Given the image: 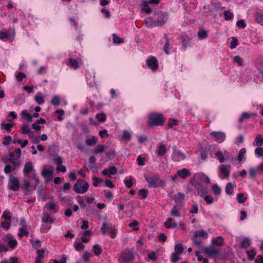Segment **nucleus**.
I'll return each instance as SVG.
<instances>
[{
  "instance_id": "6e6d98bb",
  "label": "nucleus",
  "mask_w": 263,
  "mask_h": 263,
  "mask_svg": "<svg viewBox=\"0 0 263 263\" xmlns=\"http://www.w3.org/2000/svg\"><path fill=\"white\" fill-rule=\"evenodd\" d=\"M105 146L104 145L100 144L97 147H96L94 149V153L95 154H98L101 153L104 151Z\"/></svg>"
},
{
  "instance_id": "4468645a",
  "label": "nucleus",
  "mask_w": 263,
  "mask_h": 263,
  "mask_svg": "<svg viewBox=\"0 0 263 263\" xmlns=\"http://www.w3.org/2000/svg\"><path fill=\"white\" fill-rule=\"evenodd\" d=\"M177 174L180 178L184 179L191 175L190 170L185 168L181 170H178L177 171Z\"/></svg>"
},
{
  "instance_id": "6ab92c4d",
  "label": "nucleus",
  "mask_w": 263,
  "mask_h": 263,
  "mask_svg": "<svg viewBox=\"0 0 263 263\" xmlns=\"http://www.w3.org/2000/svg\"><path fill=\"white\" fill-rule=\"evenodd\" d=\"M185 199V195L182 193H178L175 195L174 197V201L176 204H180Z\"/></svg>"
},
{
  "instance_id": "aec40b11",
  "label": "nucleus",
  "mask_w": 263,
  "mask_h": 263,
  "mask_svg": "<svg viewBox=\"0 0 263 263\" xmlns=\"http://www.w3.org/2000/svg\"><path fill=\"white\" fill-rule=\"evenodd\" d=\"M254 18L257 23L263 25V12L256 11L254 14Z\"/></svg>"
},
{
  "instance_id": "c756f323",
  "label": "nucleus",
  "mask_w": 263,
  "mask_h": 263,
  "mask_svg": "<svg viewBox=\"0 0 263 263\" xmlns=\"http://www.w3.org/2000/svg\"><path fill=\"white\" fill-rule=\"evenodd\" d=\"M167 20L166 16L163 15L155 20L157 26H161L166 22Z\"/></svg>"
},
{
  "instance_id": "a211bd4d",
  "label": "nucleus",
  "mask_w": 263,
  "mask_h": 263,
  "mask_svg": "<svg viewBox=\"0 0 263 263\" xmlns=\"http://www.w3.org/2000/svg\"><path fill=\"white\" fill-rule=\"evenodd\" d=\"M196 237L201 238L203 239H206L209 236L208 233L203 230L196 231L194 235Z\"/></svg>"
},
{
  "instance_id": "8fccbe9b",
  "label": "nucleus",
  "mask_w": 263,
  "mask_h": 263,
  "mask_svg": "<svg viewBox=\"0 0 263 263\" xmlns=\"http://www.w3.org/2000/svg\"><path fill=\"white\" fill-rule=\"evenodd\" d=\"M212 189L215 195H219L220 194L221 189L217 184L213 185Z\"/></svg>"
},
{
  "instance_id": "79ce46f5",
  "label": "nucleus",
  "mask_w": 263,
  "mask_h": 263,
  "mask_svg": "<svg viewBox=\"0 0 263 263\" xmlns=\"http://www.w3.org/2000/svg\"><path fill=\"white\" fill-rule=\"evenodd\" d=\"M175 253L178 254H181L183 252V245L181 243H177L175 246Z\"/></svg>"
},
{
  "instance_id": "58836bf2",
  "label": "nucleus",
  "mask_w": 263,
  "mask_h": 263,
  "mask_svg": "<svg viewBox=\"0 0 263 263\" xmlns=\"http://www.w3.org/2000/svg\"><path fill=\"white\" fill-rule=\"evenodd\" d=\"M61 102V98L59 96H54L51 99V103L55 106H58Z\"/></svg>"
},
{
  "instance_id": "f257e3e1",
  "label": "nucleus",
  "mask_w": 263,
  "mask_h": 263,
  "mask_svg": "<svg viewBox=\"0 0 263 263\" xmlns=\"http://www.w3.org/2000/svg\"><path fill=\"white\" fill-rule=\"evenodd\" d=\"M165 121V118L161 113L153 112L148 116L147 124L149 127L162 126Z\"/></svg>"
},
{
  "instance_id": "ea45409f",
  "label": "nucleus",
  "mask_w": 263,
  "mask_h": 263,
  "mask_svg": "<svg viewBox=\"0 0 263 263\" xmlns=\"http://www.w3.org/2000/svg\"><path fill=\"white\" fill-rule=\"evenodd\" d=\"M233 62L237 64L238 66H243V61L242 58L239 55H236L232 58Z\"/></svg>"
},
{
  "instance_id": "603ef678",
  "label": "nucleus",
  "mask_w": 263,
  "mask_h": 263,
  "mask_svg": "<svg viewBox=\"0 0 263 263\" xmlns=\"http://www.w3.org/2000/svg\"><path fill=\"white\" fill-rule=\"evenodd\" d=\"M93 250L95 254L97 256H99L102 253L101 248L98 244H96L93 246Z\"/></svg>"
},
{
  "instance_id": "39448f33",
  "label": "nucleus",
  "mask_w": 263,
  "mask_h": 263,
  "mask_svg": "<svg viewBox=\"0 0 263 263\" xmlns=\"http://www.w3.org/2000/svg\"><path fill=\"white\" fill-rule=\"evenodd\" d=\"M172 160L174 162H180L186 158L185 154L180 151L176 145L173 146V152L172 154Z\"/></svg>"
},
{
  "instance_id": "c9c22d12",
  "label": "nucleus",
  "mask_w": 263,
  "mask_h": 263,
  "mask_svg": "<svg viewBox=\"0 0 263 263\" xmlns=\"http://www.w3.org/2000/svg\"><path fill=\"white\" fill-rule=\"evenodd\" d=\"M131 137L132 135L127 130H125L123 132L121 140L129 141L131 140Z\"/></svg>"
},
{
  "instance_id": "423d86ee",
  "label": "nucleus",
  "mask_w": 263,
  "mask_h": 263,
  "mask_svg": "<svg viewBox=\"0 0 263 263\" xmlns=\"http://www.w3.org/2000/svg\"><path fill=\"white\" fill-rule=\"evenodd\" d=\"M8 186L10 190L13 191H17L20 186V184L17 178L10 175L9 176Z\"/></svg>"
},
{
  "instance_id": "c03bdc74",
  "label": "nucleus",
  "mask_w": 263,
  "mask_h": 263,
  "mask_svg": "<svg viewBox=\"0 0 263 263\" xmlns=\"http://www.w3.org/2000/svg\"><path fill=\"white\" fill-rule=\"evenodd\" d=\"M198 37L200 40H204L208 37V33L204 30H201L198 32Z\"/></svg>"
},
{
  "instance_id": "bb28decb",
  "label": "nucleus",
  "mask_w": 263,
  "mask_h": 263,
  "mask_svg": "<svg viewBox=\"0 0 263 263\" xmlns=\"http://www.w3.org/2000/svg\"><path fill=\"white\" fill-rule=\"evenodd\" d=\"M145 26L148 28H154L157 27L155 20H153L151 17H148L144 21Z\"/></svg>"
},
{
  "instance_id": "0eeeda50",
  "label": "nucleus",
  "mask_w": 263,
  "mask_h": 263,
  "mask_svg": "<svg viewBox=\"0 0 263 263\" xmlns=\"http://www.w3.org/2000/svg\"><path fill=\"white\" fill-rule=\"evenodd\" d=\"M210 136L217 143H222L226 138V135L222 132L213 131L210 134Z\"/></svg>"
},
{
  "instance_id": "393cba45",
  "label": "nucleus",
  "mask_w": 263,
  "mask_h": 263,
  "mask_svg": "<svg viewBox=\"0 0 263 263\" xmlns=\"http://www.w3.org/2000/svg\"><path fill=\"white\" fill-rule=\"evenodd\" d=\"M192 239L194 245L197 246L200 249H203L204 247L202 240L200 238L193 236Z\"/></svg>"
},
{
  "instance_id": "37998d69",
  "label": "nucleus",
  "mask_w": 263,
  "mask_h": 263,
  "mask_svg": "<svg viewBox=\"0 0 263 263\" xmlns=\"http://www.w3.org/2000/svg\"><path fill=\"white\" fill-rule=\"evenodd\" d=\"M26 228H21L18 230V236L20 238L23 237V236H28L29 235V232L26 231Z\"/></svg>"
},
{
  "instance_id": "338daca9",
  "label": "nucleus",
  "mask_w": 263,
  "mask_h": 263,
  "mask_svg": "<svg viewBox=\"0 0 263 263\" xmlns=\"http://www.w3.org/2000/svg\"><path fill=\"white\" fill-rule=\"evenodd\" d=\"M250 117L251 115L249 113L247 112H243L242 114L241 117L239 119V122H242L245 119H249V118H250Z\"/></svg>"
},
{
  "instance_id": "4c0bfd02",
  "label": "nucleus",
  "mask_w": 263,
  "mask_h": 263,
  "mask_svg": "<svg viewBox=\"0 0 263 263\" xmlns=\"http://www.w3.org/2000/svg\"><path fill=\"white\" fill-rule=\"evenodd\" d=\"M13 127V124L12 123H5L4 122L2 123L1 127L6 129L8 133H10L11 132V128Z\"/></svg>"
},
{
  "instance_id": "412c9836",
  "label": "nucleus",
  "mask_w": 263,
  "mask_h": 263,
  "mask_svg": "<svg viewBox=\"0 0 263 263\" xmlns=\"http://www.w3.org/2000/svg\"><path fill=\"white\" fill-rule=\"evenodd\" d=\"M33 171V166L31 162H27L24 166L23 172L25 175H27Z\"/></svg>"
},
{
  "instance_id": "a18cd8bd",
  "label": "nucleus",
  "mask_w": 263,
  "mask_h": 263,
  "mask_svg": "<svg viewBox=\"0 0 263 263\" xmlns=\"http://www.w3.org/2000/svg\"><path fill=\"white\" fill-rule=\"evenodd\" d=\"M139 194L142 199H144L147 197L148 191L145 189H140L139 191Z\"/></svg>"
},
{
  "instance_id": "1a4fd4ad",
  "label": "nucleus",
  "mask_w": 263,
  "mask_h": 263,
  "mask_svg": "<svg viewBox=\"0 0 263 263\" xmlns=\"http://www.w3.org/2000/svg\"><path fill=\"white\" fill-rule=\"evenodd\" d=\"M122 258L125 263H129L134 259L133 252L130 250H125L122 253Z\"/></svg>"
},
{
  "instance_id": "052dcab7",
  "label": "nucleus",
  "mask_w": 263,
  "mask_h": 263,
  "mask_svg": "<svg viewBox=\"0 0 263 263\" xmlns=\"http://www.w3.org/2000/svg\"><path fill=\"white\" fill-rule=\"evenodd\" d=\"M117 230L114 227H112L108 231V232L109 233L110 237L111 238H115L117 234Z\"/></svg>"
},
{
  "instance_id": "473e14b6",
  "label": "nucleus",
  "mask_w": 263,
  "mask_h": 263,
  "mask_svg": "<svg viewBox=\"0 0 263 263\" xmlns=\"http://www.w3.org/2000/svg\"><path fill=\"white\" fill-rule=\"evenodd\" d=\"M34 100L39 105H42L45 103L44 99L41 92H38L35 96Z\"/></svg>"
},
{
  "instance_id": "4d7b16f0",
  "label": "nucleus",
  "mask_w": 263,
  "mask_h": 263,
  "mask_svg": "<svg viewBox=\"0 0 263 263\" xmlns=\"http://www.w3.org/2000/svg\"><path fill=\"white\" fill-rule=\"evenodd\" d=\"M178 121L175 119L170 118L168 121V126L169 128H173L175 125H177Z\"/></svg>"
},
{
  "instance_id": "de8ad7c7",
  "label": "nucleus",
  "mask_w": 263,
  "mask_h": 263,
  "mask_svg": "<svg viewBox=\"0 0 263 263\" xmlns=\"http://www.w3.org/2000/svg\"><path fill=\"white\" fill-rule=\"evenodd\" d=\"M246 153V150L245 148H242L240 149V150L239 151L238 155L237 156V160L239 162H241L243 158Z\"/></svg>"
},
{
  "instance_id": "2eb2a0df",
  "label": "nucleus",
  "mask_w": 263,
  "mask_h": 263,
  "mask_svg": "<svg viewBox=\"0 0 263 263\" xmlns=\"http://www.w3.org/2000/svg\"><path fill=\"white\" fill-rule=\"evenodd\" d=\"M42 176L45 178L46 182L51 180L53 172L52 170L44 169L42 172Z\"/></svg>"
},
{
  "instance_id": "6e6552de",
  "label": "nucleus",
  "mask_w": 263,
  "mask_h": 263,
  "mask_svg": "<svg viewBox=\"0 0 263 263\" xmlns=\"http://www.w3.org/2000/svg\"><path fill=\"white\" fill-rule=\"evenodd\" d=\"M203 250L204 253L210 257H215L220 254V250L215 249L213 246L204 247Z\"/></svg>"
},
{
  "instance_id": "3c124183",
  "label": "nucleus",
  "mask_w": 263,
  "mask_h": 263,
  "mask_svg": "<svg viewBox=\"0 0 263 263\" xmlns=\"http://www.w3.org/2000/svg\"><path fill=\"white\" fill-rule=\"evenodd\" d=\"M199 178L201 182L205 183L206 184H209L210 182V178L205 174H202L200 175Z\"/></svg>"
},
{
  "instance_id": "e433bc0d",
  "label": "nucleus",
  "mask_w": 263,
  "mask_h": 263,
  "mask_svg": "<svg viewBox=\"0 0 263 263\" xmlns=\"http://www.w3.org/2000/svg\"><path fill=\"white\" fill-rule=\"evenodd\" d=\"M170 214L173 217H179L180 216L181 213L177 207L175 205L171 210Z\"/></svg>"
},
{
  "instance_id": "9d476101",
  "label": "nucleus",
  "mask_w": 263,
  "mask_h": 263,
  "mask_svg": "<svg viewBox=\"0 0 263 263\" xmlns=\"http://www.w3.org/2000/svg\"><path fill=\"white\" fill-rule=\"evenodd\" d=\"M6 240L8 245L11 248L14 249L17 245V241L14 236L11 234H7L5 236Z\"/></svg>"
},
{
  "instance_id": "0e129e2a",
  "label": "nucleus",
  "mask_w": 263,
  "mask_h": 263,
  "mask_svg": "<svg viewBox=\"0 0 263 263\" xmlns=\"http://www.w3.org/2000/svg\"><path fill=\"white\" fill-rule=\"evenodd\" d=\"M247 254L250 260H253L256 255V252L253 250L247 251Z\"/></svg>"
},
{
  "instance_id": "2f4dec72",
  "label": "nucleus",
  "mask_w": 263,
  "mask_h": 263,
  "mask_svg": "<svg viewBox=\"0 0 263 263\" xmlns=\"http://www.w3.org/2000/svg\"><path fill=\"white\" fill-rule=\"evenodd\" d=\"M166 146L164 144H162L158 147L156 153L158 156H163L166 153Z\"/></svg>"
},
{
  "instance_id": "7ed1b4c3",
  "label": "nucleus",
  "mask_w": 263,
  "mask_h": 263,
  "mask_svg": "<svg viewBox=\"0 0 263 263\" xmlns=\"http://www.w3.org/2000/svg\"><path fill=\"white\" fill-rule=\"evenodd\" d=\"M145 179L148 183V186L150 188H156L164 184V181L160 179V177L158 174H155L151 177H146Z\"/></svg>"
},
{
  "instance_id": "a19ab883",
  "label": "nucleus",
  "mask_w": 263,
  "mask_h": 263,
  "mask_svg": "<svg viewBox=\"0 0 263 263\" xmlns=\"http://www.w3.org/2000/svg\"><path fill=\"white\" fill-rule=\"evenodd\" d=\"M223 15H224V20L226 21L231 20L234 17L233 13L229 10L224 11Z\"/></svg>"
},
{
  "instance_id": "13d9d810",
  "label": "nucleus",
  "mask_w": 263,
  "mask_h": 263,
  "mask_svg": "<svg viewBox=\"0 0 263 263\" xmlns=\"http://www.w3.org/2000/svg\"><path fill=\"white\" fill-rule=\"evenodd\" d=\"M216 157L219 160V162L222 163L224 161V158L223 156L222 152L220 151H218L215 153Z\"/></svg>"
},
{
  "instance_id": "4be33fe9",
  "label": "nucleus",
  "mask_w": 263,
  "mask_h": 263,
  "mask_svg": "<svg viewBox=\"0 0 263 263\" xmlns=\"http://www.w3.org/2000/svg\"><path fill=\"white\" fill-rule=\"evenodd\" d=\"M113 226L111 223L103 222L100 229L101 233L104 235L108 232Z\"/></svg>"
},
{
  "instance_id": "5701e85b",
  "label": "nucleus",
  "mask_w": 263,
  "mask_h": 263,
  "mask_svg": "<svg viewBox=\"0 0 263 263\" xmlns=\"http://www.w3.org/2000/svg\"><path fill=\"white\" fill-rule=\"evenodd\" d=\"M67 65L74 69H78L79 67V64L78 60L71 58L69 59V63L67 64Z\"/></svg>"
},
{
  "instance_id": "7c9ffc66",
  "label": "nucleus",
  "mask_w": 263,
  "mask_h": 263,
  "mask_svg": "<svg viewBox=\"0 0 263 263\" xmlns=\"http://www.w3.org/2000/svg\"><path fill=\"white\" fill-rule=\"evenodd\" d=\"M56 206L57 205L54 203L49 202L46 203L45 207L48 210L53 211L54 213H56L58 211V209H56Z\"/></svg>"
},
{
  "instance_id": "49530a36",
  "label": "nucleus",
  "mask_w": 263,
  "mask_h": 263,
  "mask_svg": "<svg viewBox=\"0 0 263 263\" xmlns=\"http://www.w3.org/2000/svg\"><path fill=\"white\" fill-rule=\"evenodd\" d=\"M78 203L80 204L81 208H85L86 206V204L85 203L84 200L81 196L78 195L76 197Z\"/></svg>"
},
{
  "instance_id": "9b49d317",
  "label": "nucleus",
  "mask_w": 263,
  "mask_h": 263,
  "mask_svg": "<svg viewBox=\"0 0 263 263\" xmlns=\"http://www.w3.org/2000/svg\"><path fill=\"white\" fill-rule=\"evenodd\" d=\"M146 64L148 67L151 68L153 70H157L158 68V64L157 59L154 57L148 59L146 60Z\"/></svg>"
},
{
  "instance_id": "20e7f679",
  "label": "nucleus",
  "mask_w": 263,
  "mask_h": 263,
  "mask_svg": "<svg viewBox=\"0 0 263 263\" xmlns=\"http://www.w3.org/2000/svg\"><path fill=\"white\" fill-rule=\"evenodd\" d=\"M219 177L223 180L228 178L230 175L231 166L230 165L220 164L218 166Z\"/></svg>"
},
{
  "instance_id": "72a5a7b5",
  "label": "nucleus",
  "mask_w": 263,
  "mask_h": 263,
  "mask_svg": "<svg viewBox=\"0 0 263 263\" xmlns=\"http://www.w3.org/2000/svg\"><path fill=\"white\" fill-rule=\"evenodd\" d=\"M98 142V138L95 136H92L90 139H87L85 141L86 144L88 146H93Z\"/></svg>"
},
{
  "instance_id": "f704fd0d",
  "label": "nucleus",
  "mask_w": 263,
  "mask_h": 263,
  "mask_svg": "<svg viewBox=\"0 0 263 263\" xmlns=\"http://www.w3.org/2000/svg\"><path fill=\"white\" fill-rule=\"evenodd\" d=\"M251 245V240L249 238H244L240 243V247L242 249H247Z\"/></svg>"
},
{
  "instance_id": "f3484780",
  "label": "nucleus",
  "mask_w": 263,
  "mask_h": 263,
  "mask_svg": "<svg viewBox=\"0 0 263 263\" xmlns=\"http://www.w3.org/2000/svg\"><path fill=\"white\" fill-rule=\"evenodd\" d=\"M21 115L23 120H26L28 122L32 121L33 117L28 112L27 110H23L21 112Z\"/></svg>"
},
{
  "instance_id": "e2e57ef3",
  "label": "nucleus",
  "mask_w": 263,
  "mask_h": 263,
  "mask_svg": "<svg viewBox=\"0 0 263 263\" xmlns=\"http://www.w3.org/2000/svg\"><path fill=\"white\" fill-rule=\"evenodd\" d=\"M249 174L251 178H254L256 176L257 170L253 167H250L249 169Z\"/></svg>"
},
{
  "instance_id": "09e8293b",
  "label": "nucleus",
  "mask_w": 263,
  "mask_h": 263,
  "mask_svg": "<svg viewBox=\"0 0 263 263\" xmlns=\"http://www.w3.org/2000/svg\"><path fill=\"white\" fill-rule=\"evenodd\" d=\"M255 154L257 157H263V148L260 146H258L255 149Z\"/></svg>"
},
{
  "instance_id": "774afa93",
  "label": "nucleus",
  "mask_w": 263,
  "mask_h": 263,
  "mask_svg": "<svg viewBox=\"0 0 263 263\" xmlns=\"http://www.w3.org/2000/svg\"><path fill=\"white\" fill-rule=\"evenodd\" d=\"M96 117L98 119V121L101 122H104L106 120V115L103 113L97 114Z\"/></svg>"
},
{
  "instance_id": "b1692460",
  "label": "nucleus",
  "mask_w": 263,
  "mask_h": 263,
  "mask_svg": "<svg viewBox=\"0 0 263 263\" xmlns=\"http://www.w3.org/2000/svg\"><path fill=\"white\" fill-rule=\"evenodd\" d=\"M234 185L232 183H228L225 187V192L226 194L228 195H233L234 193L233 191Z\"/></svg>"
},
{
  "instance_id": "bf43d9fd",
  "label": "nucleus",
  "mask_w": 263,
  "mask_h": 263,
  "mask_svg": "<svg viewBox=\"0 0 263 263\" xmlns=\"http://www.w3.org/2000/svg\"><path fill=\"white\" fill-rule=\"evenodd\" d=\"M124 183L126 185V186L128 188H130L132 187L133 183V178L132 177H129L128 179H125L124 180Z\"/></svg>"
},
{
  "instance_id": "ddd939ff",
  "label": "nucleus",
  "mask_w": 263,
  "mask_h": 263,
  "mask_svg": "<svg viewBox=\"0 0 263 263\" xmlns=\"http://www.w3.org/2000/svg\"><path fill=\"white\" fill-rule=\"evenodd\" d=\"M117 173V168L115 166H109L108 169H104L102 172V174L104 176L115 175Z\"/></svg>"
},
{
  "instance_id": "cd10ccee",
  "label": "nucleus",
  "mask_w": 263,
  "mask_h": 263,
  "mask_svg": "<svg viewBox=\"0 0 263 263\" xmlns=\"http://www.w3.org/2000/svg\"><path fill=\"white\" fill-rule=\"evenodd\" d=\"M148 4L149 3L147 1H142L141 3V5L143 6L142 8V11L145 12L147 14H149L152 12V10L148 6Z\"/></svg>"
},
{
  "instance_id": "c85d7f7f",
  "label": "nucleus",
  "mask_w": 263,
  "mask_h": 263,
  "mask_svg": "<svg viewBox=\"0 0 263 263\" xmlns=\"http://www.w3.org/2000/svg\"><path fill=\"white\" fill-rule=\"evenodd\" d=\"M254 141L255 144H253L254 146H261V145H263V137L261 135H257Z\"/></svg>"
},
{
  "instance_id": "864d4df0",
  "label": "nucleus",
  "mask_w": 263,
  "mask_h": 263,
  "mask_svg": "<svg viewBox=\"0 0 263 263\" xmlns=\"http://www.w3.org/2000/svg\"><path fill=\"white\" fill-rule=\"evenodd\" d=\"M112 40L114 43L120 44L124 42V39L118 37L115 33L112 34Z\"/></svg>"
},
{
  "instance_id": "69168bd1",
  "label": "nucleus",
  "mask_w": 263,
  "mask_h": 263,
  "mask_svg": "<svg viewBox=\"0 0 263 263\" xmlns=\"http://www.w3.org/2000/svg\"><path fill=\"white\" fill-rule=\"evenodd\" d=\"M232 42H231L230 48L232 49H235L236 48L238 45V40L235 37H232Z\"/></svg>"
},
{
  "instance_id": "dca6fc26",
  "label": "nucleus",
  "mask_w": 263,
  "mask_h": 263,
  "mask_svg": "<svg viewBox=\"0 0 263 263\" xmlns=\"http://www.w3.org/2000/svg\"><path fill=\"white\" fill-rule=\"evenodd\" d=\"M54 221V219L51 217V214L46 212L43 213V216L42 218V222L43 223H46L50 222L53 223Z\"/></svg>"
},
{
  "instance_id": "5fc2aeb1",
  "label": "nucleus",
  "mask_w": 263,
  "mask_h": 263,
  "mask_svg": "<svg viewBox=\"0 0 263 263\" xmlns=\"http://www.w3.org/2000/svg\"><path fill=\"white\" fill-rule=\"evenodd\" d=\"M165 39L166 40V43L163 46V50L164 52L167 55L170 54V51L168 50V46L170 45L169 40L167 36H165Z\"/></svg>"
},
{
  "instance_id": "f8f14e48",
  "label": "nucleus",
  "mask_w": 263,
  "mask_h": 263,
  "mask_svg": "<svg viewBox=\"0 0 263 263\" xmlns=\"http://www.w3.org/2000/svg\"><path fill=\"white\" fill-rule=\"evenodd\" d=\"M182 46L181 50L185 51L189 47H192L191 45V39L187 36H183L181 37Z\"/></svg>"
},
{
  "instance_id": "f03ea898",
  "label": "nucleus",
  "mask_w": 263,
  "mask_h": 263,
  "mask_svg": "<svg viewBox=\"0 0 263 263\" xmlns=\"http://www.w3.org/2000/svg\"><path fill=\"white\" fill-rule=\"evenodd\" d=\"M89 184L84 180L79 179L73 185L74 191L78 194H84L88 190Z\"/></svg>"
},
{
  "instance_id": "a878e982",
  "label": "nucleus",
  "mask_w": 263,
  "mask_h": 263,
  "mask_svg": "<svg viewBox=\"0 0 263 263\" xmlns=\"http://www.w3.org/2000/svg\"><path fill=\"white\" fill-rule=\"evenodd\" d=\"M212 243L214 246L221 247L223 244V239L221 236H218L212 239Z\"/></svg>"
},
{
  "instance_id": "680f3d73",
  "label": "nucleus",
  "mask_w": 263,
  "mask_h": 263,
  "mask_svg": "<svg viewBox=\"0 0 263 263\" xmlns=\"http://www.w3.org/2000/svg\"><path fill=\"white\" fill-rule=\"evenodd\" d=\"M237 200L239 203H242L247 199V197H245L243 193H239L237 195Z\"/></svg>"
}]
</instances>
